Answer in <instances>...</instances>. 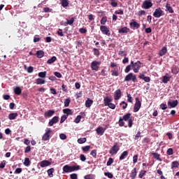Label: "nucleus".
I'll return each instance as SVG.
<instances>
[{
	"label": "nucleus",
	"instance_id": "1",
	"mask_svg": "<svg viewBox=\"0 0 179 179\" xmlns=\"http://www.w3.org/2000/svg\"><path fill=\"white\" fill-rule=\"evenodd\" d=\"M124 121L128 122L129 128H132V126L134 125V120H132V117H131V113H126L122 117H120L118 122L120 127H124L125 122H124Z\"/></svg>",
	"mask_w": 179,
	"mask_h": 179
},
{
	"label": "nucleus",
	"instance_id": "2",
	"mask_svg": "<svg viewBox=\"0 0 179 179\" xmlns=\"http://www.w3.org/2000/svg\"><path fill=\"white\" fill-rule=\"evenodd\" d=\"M62 170L64 173H72V171H78V170H80V166H69L65 165L63 166Z\"/></svg>",
	"mask_w": 179,
	"mask_h": 179
},
{
	"label": "nucleus",
	"instance_id": "3",
	"mask_svg": "<svg viewBox=\"0 0 179 179\" xmlns=\"http://www.w3.org/2000/svg\"><path fill=\"white\" fill-rule=\"evenodd\" d=\"M138 82L136 78V75L134 74V73H129L124 77V82Z\"/></svg>",
	"mask_w": 179,
	"mask_h": 179
},
{
	"label": "nucleus",
	"instance_id": "4",
	"mask_svg": "<svg viewBox=\"0 0 179 179\" xmlns=\"http://www.w3.org/2000/svg\"><path fill=\"white\" fill-rule=\"evenodd\" d=\"M131 65L133 68V71L134 72V73H138V72H139V69H141V61H137L136 62H134V61H131Z\"/></svg>",
	"mask_w": 179,
	"mask_h": 179
},
{
	"label": "nucleus",
	"instance_id": "5",
	"mask_svg": "<svg viewBox=\"0 0 179 179\" xmlns=\"http://www.w3.org/2000/svg\"><path fill=\"white\" fill-rule=\"evenodd\" d=\"M120 150V146L117 143H115L113 146L110 149L109 153L111 156H114V155H117L118 151Z\"/></svg>",
	"mask_w": 179,
	"mask_h": 179
},
{
	"label": "nucleus",
	"instance_id": "6",
	"mask_svg": "<svg viewBox=\"0 0 179 179\" xmlns=\"http://www.w3.org/2000/svg\"><path fill=\"white\" fill-rule=\"evenodd\" d=\"M152 15L154 16V17H157V19H159V17H162V16H164V11H163V10H162L161 8H158L155 9Z\"/></svg>",
	"mask_w": 179,
	"mask_h": 179
},
{
	"label": "nucleus",
	"instance_id": "7",
	"mask_svg": "<svg viewBox=\"0 0 179 179\" xmlns=\"http://www.w3.org/2000/svg\"><path fill=\"white\" fill-rule=\"evenodd\" d=\"M141 107H142V103L141 102V100H139V98H136V103L134 106V113H138L139 110H141Z\"/></svg>",
	"mask_w": 179,
	"mask_h": 179
},
{
	"label": "nucleus",
	"instance_id": "8",
	"mask_svg": "<svg viewBox=\"0 0 179 179\" xmlns=\"http://www.w3.org/2000/svg\"><path fill=\"white\" fill-rule=\"evenodd\" d=\"M153 6V3H152V0H145L141 6L143 9H150Z\"/></svg>",
	"mask_w": 179,
	"mask_h": 179
},
{
	"label": "nucleus",
	"instance_id": "9",
	"mask_svg": "<svg viewBox=\"0 0 179 179\" xmlns=\"http://www.w3.org/2000/svg\"><path fill=\"white\" fill-rule=\"evenodd\" d=\"M101 64V62H97V61H93L91 63V69L92 71H99V68L100 67V64Z\"/></svg>",
	"mask_w": 179,
	"mask_h": 179
},
{
	"label": "nucleus",
	"instance_id": "10",
	"mask_svg": "<svg viewBox=\"0 0 179 179\" xmlns=\"http://www.w3.org/2000/svg\"><path fill=\"white\" fill-rule=\"evenodd\" d=\"M100 30L103 34H105L106 36H111V32L110 31V29L106 26H101Z\"/></svg>",
	"mask_w": 179,
	"mask_h": 179
},
{
	"label": "nucleus",
	"instance_id": "11",
	"mask_svg": "<svg viewBox=\"0 0 179 179\" xmlns=\"http://www.w3.org/2000/svg\"><path fill=\"white\" fill-rule=\"evenodd\" d=\"M129 26L133 30H135V29H139V27H141V24L135 21V20H131V22L129 23Z\"/></svg>",
	"mask_w": 179,
	"mask_h": 179
},
{
	"label": "nucleus",
	"instance_id": "12",
	"mask_svg": "<svg viewBox=\"0 0 179 179\" xmlns=\"http://www.w3.org/2000/svg\"><path fill=\"white\" fill-rule=\"evenodd\" d=\"M51 132V129H48L45 130V133L42 136V141H50V133Z\"/></svg>",
	"mask_w": 179,
	"mask_h": 179
},
{
	"label": "nucleus",
	"instance_id": "13",
	"mask_svg": "<svg viewBox=\"0 0 179 179\" xmlns=\"http://www.w3.org/2000/svg\"><path fill=\"white\" fill-rule=\"evenodd\" d=\"M59 121V117L58 116L53 117L50 121H49V126L52 127L54 124H57Z\"/></svg>",
	"mask_w": 179,
	"mask_h": 179
},
{
	"label": "nucleus",
	"instance_id": "14",
	"mask_svg": "<svg viewBox=\"0 0 179 179\" xmlns=\"http://www.w3.org/2000/svg\"><path fill=\"white\" fill-rule=\"evenodd\" d=\"M168 106H169L170 108H175V107H177L178 106V101L174 100L173 101H168Z\"/></svg>",
	"mask_w": 179,
	"mask_h": 179
},
{
	"label": "nucleus",
	"instance_id": "15",
	"mask_svg": "<svg viewBox=\"0 0 179 179\" xmlns=\"http://www.w3.org/2000/svg\"><path fill=\"white\" fill-rule=\"evenodd\" d=\"M63 113L65 116L69 117V115H73V110L69 108H65L63 110Z\"/></svg>",
	"mask_w": 179,
	"mask_h": 179
},
{
	"label": "nucleus",
	"instance_id": "16",
	"mask_svg": "<svg viewBox=\"0 0 179 179\" xmlns=\"http://www.w3.org/2000/svg\"><path fill=\"white\" fill-rule=\"evenodd\" d=\"M121 90H117L114 93V99L115 100H120L121 99Z\"/></svg>",
	"mask_w": 179,
	"mask_h": 179
},
{
	"label": "nucleus",
	"instance_id": "17",
	"mask_svg": "<svg viewBox=\"0 0 179 179\" xmlns=\"http://www.w3.org/2000/svg\"><path fill=\"white\" fill-rule=\"evenodd\" d=\"M96 132L97 134V135H104V132H106V129L101 127H99L96 128Z\"/></svg>",
	"mask_w": 179,
	"mask_h": 179
},
{
	"label": "nucleus",
	"instance_id": "18",
	"mask_svg": "<svg viewBox=\"0 0 179 179\" xmlns=\"http://www.w3.org/2000/svg\"><path fill=\"white\" fill-rule=\"evenodd\" d=\"M167 54V47L164 46L159 52L158 55L159 57H163L164 55H166Z\"/></svg>",
	"mask_w": 179,
	"mask_h": 179
},
{
	"label": "nucleus",
	"instance_id": "19",
	"mask_svg": "<svg viewBox=\"0 0 179 179\" xmlns=\"http://www.w3.org/2000/svg\"><path fill=\"white\" fill-rule=\"evenodd\" d=\"M55 113V111L52 110H49L44 113V117L50 118V117H52V115H54Z\"/></svg>",
	"mask_w": 179,
	"mask_h": 179
},
{
	"label": "nucleus",
	"instance_id": "20",
	"mask_svg": "<svg viewBox=\"0 0 179 179\" xmlns=\"http://www.w3.org/2000/svg\"><path fill=\"white\" fill-rule=\"evenodd\" d=\"M171 77L169 76V73H166L165 76L162 77V83H169Z\"/></svg>",
	"mask_w": 179,
	"mask_h": 179
},
{
	"label": "nucleus",
	"instance_id": "21",
	"mask_svg": "<svg viewBox=\"0 0 179 179\" xmlns=\"http://www.w3.org/2000/svg\"><path fill=\"white\" fill-rule=\"evenodd\" d=\"M51 162L47 161V160H43L39 163V166L41 167H47L48 166H50Z\"/></svg>",
	"mask_w": 179,
	"mask_h": 179
},
{
	"label": "nucleus",
	"instance_id": "22",
	"mask_svg": "<svg viewBox=\"0 0 179 179\" xmlns=\"http://www.w3.org/2000/svg\"><path fill=\"white\" fill-rule=\"evenodd\" d=\"M166 8V12H169V13H174V10H173V7L167 3L165 6Z\"/></svg>",
	"mask_w": 179,
	"mask_h": 179
},
{
	"label": "nucleus",
	"instance_id": "23",
	"mask_svg": "<svg viewBox=\"0 0 179 179\" xmlns=\"http://www.w3.org/2000/svg\"><path fill=\"white\" fill-rule=\"evenodd\" d=\"M112 101L113 99L111 98H109L108 96H106L103 99V103L105 106H108Z\"/></svg>",
	"mask_w": 179,
	"mask_h": 179
},
{
	"label": "nucleus",
	"instance_id": "24",
	"mask_svg": "<svg viewBox=\"0 0 179 179\" xmlns=\"http://www.w3.org/2000/svg\"><path fill=\"white\" fill-rule=\"evenodd\" d=\"M129 32V29L127 27H124L123 28H121L118 30V33L121 34H125Z\"/></svg>",
	"mask_w": 179,
	"mask_h": 179
},
{
	"label": "nucleus",
	"instance_id": "25",
	"mask_svg": "<svg viewBox=\"0 0 179 179\" xmlns=\"http://www.w3.org/2000/svg\"><path fill=\"white\" fill-rule=\"evenodd\" d=\"M129 152L128 151H124L120 156V160H124V159H126V157H128Z\"/></svg>",
	"mask_w": 179,
	"mask_h": 179
},
{
	"label": "nucleus",
	"instance_id": "26",
	"mask_svg": "<svg viewBox=\"0 0 179 179\" xmlns=\"http://www.w3.org/2000/svg\"><path fill=\"white\" fill-rule=\"evenodd\" d=\"M152 155H153L154 159H156V160H158L159 162H162V158H160V154L152 152Z\"/></svg>",
	"mask_w": 179,
	"mask_h": 179
},
{
	"label": "nucleus",
	"instance_id": "27",
	"mask_svg": "<svg viewBox=\"0 0 179 179\" xmlns=\"http://www.w3.org/2000/svg\"><path fill=\"white\" fill-rule=\"evenodd\" d=\"M136 174H137L136 168H134V169L131 171V173H130V178H131V179H135L136 177Z\"/></svg>",
	"mask_w": 179,
	"mask_h": 179
},
{
	"label": "nucleus",
	"instance_id": "28",
	"mask_svg": "<svg viewBox=\"0 0 179 179\" xmlns=\"http://www.w3.org/2000/svg\"><path fill=\"white\" fill-rule=\"evenodd\" d=\"M92 104L93 100L90 99H87V100L85 101V107H87V108H90V107H92Z\"/></svg>",
	"mask_w": 179,
	"mask_h": 179
},
{
	"label": "nucleus",
	"instance_id": "29",
	"mask_svg": "<svg viewBox=\"0 0 179 179\" xmlns=\"http://www.w3.org/2000/svg\"><path fill=\"white\" fill-rule=\"evenodd\" d=\"M35 55H36L37 58H43V57H44V51L38 50L36 51V53L35 54Z\"/></svg>",
	"mask_w": 179,
	"mask_h": 179
},
{
	"label": "nucleus",
	"instance_id": "30",
	"mask_svg": "<svg viewBox=\"0 0 179 179\" xmlns=\"http://www.w3.org/2000/svg\"><path fill=\"white\" fill-rule=\"evenodd\" d=\"M55 61H57V57L53 56L47 61V64H48V65H51V64H54Z\"/></svg>",
	"mask_w": 179,
	"mask_h": 179
},
{
	"label": "nucleus",
	"instance_id": "31",
	"mask_svg": "<svg viewBox=\"0 0 179 179\" xmlns=\"http://www.w3.org/2000/svg\"><path fill=\"white\" fill-rule=\"evenodd\" d=\"M14 93L17 96H20V94H22V89H20V87H16L14 90Z\"/></svg>",
	"mask_w": 179,
	"mask_h": 179
},
{
	"label": "nucleus",
	"instance_id": "32",
	"mask_svg": "<svg viewBox=\"0 0 179 179\" xmlns=\"http://www.w3.org/2000/svg\"><path fill=\"white\" fill-rule=\"evenodd\" d=\"M92 51H93L94 55H95V57H100V50L99 49L94 48L92 49Z\"/></svg>",
	"mask_w": 179,
	"mask_h": 179
},
{
	"label": "nucleus",
	"instance_id": "33",
	"mask_svg": "<svg viewBox=\"0 0 179 179\" xmlns=\"http://www.w3.org/2000/svg\"><path fill=\"white\" fill-rule=\"evenodd\" d=\"M17 117V113H10L8 115V118L10 120H16Z\"/></svg>",
	"mask_w": 179,
	"mask_h": 179
},
{
	"label": "nucleus",
	"instance_id": "34",
	"mask_svg": "<svg viewBox=\"0 0 179 179\" xmlns=\"http://www.w3.org/2000/svg\"><path fill=\"white\" fill-rule=\"evenodd\" d=\"M36 85H44L45 84V80H43V78H37L36 80Z\"/></svg>",
	"mask_w": 179,
	"mask_h": 179
},
{
	"label": "nucleus",
	"instance_id": "35",
	"mask_svg": "<svg viewBox=\"0 0 179 179\" xmlns=\"http://www.w3.org/2000/svg\"><path fill=\"white\" fill-rule=\"evenodd\" d=\"M61 3L63 8H66V6H69V2L68 1V0H62Z\"/></svg>",
	"mask_w": 179,
	"mask_h": 179
},
{
	"label": "nucleus",
	"instance_id": "36",
	"mask_svg": "<svg viewBox=\"0 0 179 179\" xmlns=\"http://www.w3.org/2000/svg\"><path fill=\"white\" fill-rule=\"evenodd\" d=\"M112 76H118L120 73H118V69H113L110 71Z\"/></svg>",
	"mask_w": 179,
	"mask_h": 179
},
{
	"label": "nucleus",
	"instance_id": "37",
	"mask_svg": "<svg viewBox=\"0 0 179 179\" xmlns=\"http://www.w3.org/2000/svg\"><path fill=\"white\" fill-rule=\"evenodd\" d=\"M30 163H31V162H30L29 158L27 157L24 159V166H25L26 167H29V166H30Z\"/></svg>",
	"mask_w": 179,
	"mask_h": 179
},
{
	"label": "nucleus",
	"instance_id": "38",
	"mask_svg": "<svg viewBox=\"0 0 179 179\" xmlns=\"http://www.w3.org/2000/svg\"><path fill=\"white\" fill-rule=\"evenodd\" d=\"M179 166L178 161H174L171 163V169H177Z\"/></svg>",
	"mask_w": 179,
	"mask_h": 179
},
{
	"label": "nucleus",
	"instance_id": "39",
	"mask_svg": "<svg viewBox=\"0 0 179 179\" xmlns=\"http://www.w3.org/2000/svg\"><path fill=\"white\" fill-rule=\"evenodd\" d=\"M73 22H75V17H71L70 20H66V24H69L70 26H72L73 24Z\"/></svg>",
	"mask_w": 179,
	"mask_h": 179
},
{
	"label": "nucleus",
	"instance_id": "40",
	"mask_svg": "<svg viewBox=\"0 0 179 179\" xmlns=\"http://www.w3.org/2000/svg\"><path fill=\"white\" fill-rule=\"evenodd\" d=\"M131 69H132V64L127 65L126 66V69H124L125 73H129Z\"/></svg>",
	"mask_w": 179,
	"mask_h": 179
},
{
	"label": "nucleus",
	"instance_id": "41",
	"mask_svg": "<svg viewBox=\"0 0 179 179\" xmlns=\"http://www.w3.org/2000/svg\"><path fill=\"white\" fill-rule=\"evenodd\" d=\"M147 171L145 170H142L138 174V178H143V176H146Z\"/></svg>",
	"mask_w": 179,
	"mask_h": 179
},
{
	"label": "nucleus",
	"instance_id": "42",
	"mask_svg": "<svg viewBox=\"0 0 179 179\" xmlns=\"http://www.w3.org/2000/svg\"><path fill=\"white\" fill-rule=\"evenodd\" d=\"M54 171H55L54 168H51L48 170L47 173H48L49 177H54V174H52V173H54Z\"/></svg>",
	"mask_w": 179,
	"mask_h": 179
},
{
	"label": "nucleus",
	"instance_id": "43",
	"mask_svg": "<svg viewBox=\"0 0 179 179\" xmlns=\"http://www.w3.org/2000/svg\"><path fill=\"white\" fill-rule=\"evenodd\" d=\"M71 104V98H67L64 100V107H69Z\"/></svg>",
	"mask_w": 179,
	"mask_h": 179
},
{
	"label": "nucleus",
	"instance_id": "44",
	"mask_svg": "<svg viewBox=\"0 0 179 179\" xmlns=\"http://www.w3.org/2000/svg\"><path fill=\"white\" fill-rule=\"evenodd\" d=\"M86 138H80L78 139L77 142L80 143V145H82V143H86Z\"/></svg>",
	"mask_w": 179,
	"mask_h": 179
},
{
	"label": "nucleus",
	"instance_id": "45",
	"mask_svg": "<svg viewBox=\"0 0 179 179\" xmlns=\"http://www.w3.org/2000/svg\"><path fill=\"white\" fill-rule=\"evenodd\" d=\"M38 76L39 78H44L45 76H47V71H43V72H39Z\"/></svg>",
	"mask_w": 179,
	"mask_h": 179
},
{
	"label": "nucleus",
	"instance_id": "46",
	"mask_svg": "<svg viewBox=\"0 0 179 179\" xmlns=\"http://www.w3.org/2000/svg\"><path fill=\"white\" fill-rule=\"evenodd\" d=\"M118 55H120V57H127V53L125 50H120L118 52Z\"/></svg>",
	"mask_w": 179,
	"mask_h": 179
},
{
	"label": "nucleus",
	"instance_id": "47",
	"mask_svg": "<svg viewBox=\"0 0 179 179\" xmlns=\"http://www.w3.org/2000/svg\"><path fill=\"white\" fill-rule=\"evenodd\" d=\"M82 150L83 152H89L90 150V145H86L84 147H82Z\"/></svg>",
	"mask_w": 179,
	"mask_h": 179
},
{
	"label": "nucleus",
	"instance_id": "48",
	"mask_svg": "<svg viewBox=\"0 0 179 179\" xmlns=\"http://www.w3.org/2000/svg\"><path fill=\"white\" fill-rule=\"evenodd\" d=\"M80 120H82V115H78L76 117V119H75V120H74V122H75L76 124H79V122H80Z\"/></svg>",
	"mask_w": 179,
	"mask_h": 179
},
{
	"label": "nucleus",
	"instance_id": "49",
	"mask_svg": "<svg viewBox=\"0 0 179 179\" xmlns=\"http://www.w3.org/2000/svg\"><path fill=\"white\" fill-rule=\"evenodd\" d=\"M91 156H92V157H94V159H96L97 157V150H93L91 151L90 152Z\"/></svg>",
	"mask_w": 179,
	"mask_h": 179
},
{
	"label": "nucleus",
	"instance_id": "50",
	"mask_svg": "<svg viewBox=\"0 0 179 179\" xmlns=\"http://www.w3.org/2000/svg\"><path fill=\"white\" fill-rule=\"evenodd\" d=\"M104 176H106V177H108V178H113L114 177V175H113V173L110 172H105Z\"/></svg>",
	"mask_w": 179,
	"mask_h": 179
},
{
	"label": "nucleus",
	"instance_id": "51",
	"mask_svg": "<svg viewBox=\"0 0 179 179\" xmlns=\"http://www.w3.org/2000/svg\"><path fill=\"white\" fill-rule=\"evenodd\" d=\"M173 148H169L166 151V155H168V156H171L173 155Z\"/></svg>",
	"mask_w": 179,
	"mask_h": 179
},
{
	"label": "nucleus",
	"instance_id": "52",
	"mask_svg": "<svg viewBox=\"0 0 179 179\" xmlns=\"http://www.w3.org/2000/svg\"><path fill=\"white\" fill-rule=\"evenodd\" d=\"M120 106H122V110H125V108L128 107V103H127V102L123 101L120 103Z\"/></svg>",
	"mask_w": 179,
	"mask_h": 179
},
{
	"label": "nucleus",
	"instance_id": "53",
	"mask_svg": "<svg viewBox=\"0 0 179 179\" xmlns=\"http://www.w3.org/2000/svg\"><path fill=\"white\" fill-rule=\"evenodd\" d=\"M110 5L113 8H117L118 3L117 2H115V0H110Z\"/></svg>",
	"mask_w": 179,
	"mask_h": 179
},
{
	"label": "nucleus",
	"instance_id": "54",
	"mask_svg": "<svg viewBox=\"0 0 179 179\" xmlns=\"http://www.w3.org/2000/svg\"><path fill=\"white\" fill-rule=\"evenodd\" d=\"M171 73H173V75H177V73H178V69H177V67L172 68Z\"/></svg>",
	"mask_w": 179,
	"mask_h": 179
},
{
	"label": "nucleus",
	"instance_id": "55",
	"mask_svg": "<svg viewBox=\"0 0 179 179\" xmlns=\"http://www.w3.org/2000/svg\"><path fill=\"white\" fill-rule=\"evenodd\" d=\"M79 31L81 34H86V33H87V29H86V28H80Z\"/></svg>",
	"mask_w": 179,
	"mask_h": 179
},
{
	"label": "nucleus",
	"instance_id": "56",
	"mask_svg": "<svg viewBox=\"0 0 179 179\" xmlns=\"http://www.w3.org/2000/svg\"><path fill=\"white\" fill-rule=\"evenodd\" d=\"M67 116H65V115H63L61 117V120H60V124H63V122H65V120H67Z\"/></svg>",
	"mask_w": 179,
	"mask_h": 179
},
{
	"label": "nucleus",
	"instance_id": "57",
	"mask_svg": "<svg viewBox=\"0 0 179 179\" xmlns=\"http://www.w3.org/2000/svg\"><path fill=\"white\" fill-rule=\"evenodd\" d=\"M112 163H114V159L113 158H109L106 163V166H111Z\"/></svg>",
	"mask_w": 179,
	"mask_h": 179
},
{
	"label": "nucleus",
	"instance_id": "58",
	"mask_svg": "<svg viewBox=\"0 0 179 179\" xmlns=\"http://www.w3.org/2000/svg\"><path fill=\"white\" fill-rule=\"evenodd\" d=\"M107 22V17H103L101 20V24H106Z\"/></svg>",
	"mask_w": 179,
	"mask_h": 179
},
{
	"label": "nucleus",
	"instance_id": "59",
	"mask_svg": "<svg viewBox=\"0 0 179 179\" xmlns=\"http://www.w3.org/2000/svg\"><path fill=\"white\" fill-rule=\"evenodd\" d=\"M57 34H58L60 37H64V33L62 32V29H59L57 31Z\"/></svg>",
	"mask_w": 179,
	"mask_h": 179
},
{
	"label": "nucleus",
	"instance_id": "60",
	"mask_svg": "<svg viewBox=\"0 0 179 179\" xmlns=\"http://www.w3.org/2000/svg\"><path fill=\"white\" fill-rule=\"evenodd\" d=\"M22 171H23V169H22V168H17L14 171V173L15 174H20V173H22Z\"/></svg>",
	"mask_w": 179,
	"mask_h": 179
},
{
	"label": "nucleus",
	"instance_id": "61",
	"mask_svg": "<svg viewBox=\"0 0 179 179\" xmlns=\"http://www.w3.org/2000/svg\"><path fill=\"white\" fill-rule=\"evenodd\" d=\"M127 94V101L129 103H133V101H132V96H131V94Z\"/></svg>",
	"mask_w": 179,
	"mask_h": 179
},
{
	"label": "nucleus",
	"instance_id": "62",
	"mask_svg": "<svg viewBox=\"0 0 179 179\" xmlns=\"http://www.w3.org/2000/svg\"><path fill=\"white\" fill-rule=\"evenodd\" d=\"M31 150V147L30 145H28L24 149V153H29Z\"/></svg>",
	"mask_w": 179,
	"mask_h": 179
},
{
	"label": "nucleus",
	"instance_id": "63",
	"mask_svg": "<svg viewBox=\"0 0 179 179\" xmlns=\"http://www.w3.org/2000/svg\"><path fill=\"white\" fill-rule=\"evenodd\" d=\"M85 179H94V176L92 174L87 175L84 177Z\"/></svg>",
	"mask_w": 179,
	"mask_h": 179
},
{
	"label": "nucleus",
	"instance_id": "64",
	"mask_svg": "<svg viewBox=\"0 0 179 179\" xmlns=\"http://www.w3.org/2000/svg\"><path fill=\"white\" fill-rule=\"evenodd\" d=\"M70 178L71 179H78V174L72 173L70 175Z\"/></svg>",
	"mask_w": 179,
	"mask_h": 179
}]
</instances>
